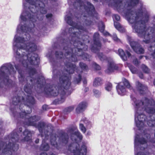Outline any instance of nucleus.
I'll return each instance as SVG.
<instances>
[{"label": "nucleus", "mask_w": 155, "mask_h": 155, "mask_svg": "<svg viewBox=\"0 0 155 155\" xmlns=\"http://www.w3.org/2000/svg\"><path fill=\"white\" fill-rule=\"evenodd\" d=\"M105 89L107 91H110L112 89V85L110 83H108L106 84L105 86Z\"/></svg>", "instance_id": "26"}, {"label": "nucleus", "mask_w": 155, "mask_h": 155, "mask_svg": "<svg viewBox=\"0 0 155 155\" xmlns=\"http://www.w3.org/2000/svg\"><path fill=\"white\" fill-rule=\"evenodd\" d=\"M81 77L80 76H79V81H80L81 80Z\"/></svg>", "instance_id": "60"}, {"label": "nucleus", "mask_w": 155, "mask_h": 155, "mask_svg": "<svg viewBox=\"0 0 155 155\" xmlns=\"http://www.w3.org/2000/svg\"><path fill=\"white\" fill-rule=\"evenodd\" d=\"M79 128L83 133L85 134L86 133L87 128L84 127L82 124H80Z\"/></svg>", "instance_id": "25"}, {"label": "nucleus", "mask_w": 155, "mask_h": 155, "mask_svg": "<svg viewBox=\"0 0 155 155\" xmlns=\"http://www.w3.org/2000/svg\"><path fill=\"white\" fill-rule=\"evenodd\" d=\"M41 147L42 148L43 150H47L49 148V146L48 144L47 143H45L43 142Z\"/></svg>", "instance_id": "27"}, {"label": "nucleus", "mask_w": 155, "mask_h": 155, "mask_svg": "<svg viewBox=\"0 0 155 155\" xmlns=\"http://www.w3.org/2000/svg\"><path fill=\"white\" fill-rule=\"evenodd\" d=\"M41 155H47L45 153H42L41 154Z\"/></svg>", "instance_id": "55"}, {"label": "nucleus", "mask_w": 155, "mask_h": 155, "mask_svg": "<svg viewBox=\"0 0 155 155\" xmlns=\"http://www.w3.org/2000/svg\"><path fill=\"white\" fill-rule=\"evenodd\" d=\"M56 55L57 57L58 58H61L63 56L61 52H60L59 53L58 52H56Z\"/></svg>", "instance_id": "39"}, {"label": "nucleus", "mask_w": 155, "mask_h": 155, "mask_svg": "<svg viewBox=\"0 0 155 155\" xmlns=\"http://www.w3.org/2000/svg\"><path fill=\"white\" fill-rule=\"evenodd\" d=\"M52 15L51 14H48L46 15V17L48 18L51 17L52 16Z\"/></svg>", "instance_id": "47"}, {"label": "nucleus", "mask_w": 155, "mask_h": 155, "mask_svg": "<svg viewBox=\"0 0 155 155\" xmlns=\"http://www.w3.org/2000/svg\"><path fill=\"white\" fill-rule=\"evenodd\" d=\"M73 34H75V35H76V34L75 33V32H73Z\"/></svg>", "instance_id": "63"}, {"label": "nucleus", "mask_w": 155, "mask_h": 155, "mask_svg": "<svg viewBox=\"0 0 155 155\" xmlns=\"http://www.w3.org/2000/svg\"><path fill=\"white\" fill-rule=\"evenodd\" d=\"M130 5L133 6L136 5L138 2V0H130Z\"/></svg>", "instance_id": "33"}, {"label": "nucleus", "mask_w": 155, "mask_h": 155, "mask_svg": "<svg viewBox=\"0 0 155 155\" xmlns=\"http://www.w3.org/2000/svg\"><path fill=\"white\" fill-rule=\"evenodd\" d=\"M82 27L81 26H79L78 25H76L74 28H70L69 29V32L71 33V31H74L77 29H78V30L81 32L80 30L82 29Z\"/></svg>", "instance_id": "24"}, {"label": "nucleus", "mask_w": 155, "mask_h": 155, "mask_svg": "<svg viewBox=\"0 0 155 155\" xmlns=\"http://www.w3.org/2000/svg\"><path fill=\"white\" fill-rule=\"evenodd\" d=\"M94 68L96 70H99L100 69V67L99 65L96 64H95L94 65Z\"/></svg>", "instance_id": "40"}, {"label": "nucleus", "mask_w": 155, "mask_h": 155, "mask_svg": "<svg viewBox=\"0 0 155 155\" xmlns=\"http://www.w3.org/2000/svg\"><path fill=\"white\" fill-rule=\"evenodd\" d=\"M51 88H49L48 91L49 93L51 95L54 96H56L58 94V92L59 93V96L61 97L60 99L58 101L59 103H61L64 102L65 100V93L64 90H63L61 87V88H58V90L56 89L55 90L51 91Z\"/></svg>", "instance_id": "8"}, {"label": "nucleus", "mask_w": 155, "mask_h": 155, "mask_svg": "<svg viewBox=\"0 0 155 155\" xmlns=\"http://www.w3.org/2000/svg\"><path fill=\"white\" fill-rule=\"evenodd\" d=\"M51 155H54V154H52Z\"/></svg>", "instance_id": "64"}, {"label": "nucleus", "mask_w": 155, "mask_h": 155, "mask_svg": "<svg viewBox=\"0 0 155 155\" xmlns=\"http://www.w3.org/2000/svg\"><path fill=\"white\" fill-rule=\"evenodd\" d=\"M86 107V105L85 103H81L78 105L76 111L77 113H79L85 109Z\"/></svg>", "instance_id": "16"}, {"label": "nucleus", "mask_w": 155, "mask_h": 155, "mask_svg": "<svg viewBox=\"0 0 155 155\" xmlns=\"http://www.w3.org/2000/svg\"><path fill=\"white\" fill-rule=\"evenodd\" d=\"M65 19L67 23L71 25V26H73L74 25L75 23H74L72 21L71 18L70 17L68 16H66L65 18Z\"/></svg>", "instance_id": "23"}, {"label": "nucleus", "mask_w": 155, "mask_h": 155, "mask_svg": "<svg viewBox=\"0 0 155 155\" xmlns=\"http://www.w3.org/2000/svg\"><path fill=\"white\" fill-rule=\"evenodd\" d=\"M15 73V71L14 70L12 65L10 64H6L2 66L0 68V80H1L2 77H3L5 78L6 76V75H8V74L11 75L14 74ZM10 81V80H8L6 77L4 80V82L7 85L8 84L6 83Z\"/></svg>", "instance_id": "4"}, {"label": "nucleus", "mask_w": 155, "mask_h": 155, "mask_svg": "<svg viewBox=\"0 0 155 155\" xmlns=\"http://www.w3.org/2000/svg\"><path fill=\"white\" fill-rule=\"evenodd\" d=\"M129 88L130 87V85L128 81L125 79L123 80V82L119 83L116 87L117 91L119 94L124 95L126 93V90L125 87Z\"/></svg>", "instance_id": "7"}, {"label": "nucleus", "mask_w": 155, "mask_h": 155, "mask_svg": "<svg viewBox=\"0 0 155 155\" xmlns=\"http://www.w3.org/2000/svg\"><path fill=\"white\" fill-rule=\"evenodd\" d=\"M101 25H102V27L101 28L100 27H99V29L101 31V32H102L104 30V26L103 23H101Z\"/></svg>", "instance_id": "41"}, {"label": "nucleus", "mask_w": 155, "mask_h": 155, "mask_svg": "<svg viewBox=\"0 0 155 155\" xmlns=\"http://www.w3.org/2000/svg\"><path fill=\"white\" fill-rule=\"evenodd\" d=\"M116 5H117V7L120 4L122 0H116Z\"/></svg>", "instance_id": "42"}, {"label": "nucleus", "mask_w": 155, "mask_h": 155, "mask_svg": "<svg viewBox=\"0 0 155 155\" xmlns=\"http://www.w3.org/2000/svg\"><path fill=\"white\" fill-rule=\"evenodd\" d=\"M114 25L115 28L118 30L119 31H121V30L122 28L120 25V24L117 22H114Z\"/></svg>", "instance_id": "29"}, {"label": "nucleus", "mask_w": 155, "mask_h": 155, "mask_svg": "<svg viewBox=\"0 0 155 155\" xmlns=\"http://www.w3.org/2000/svg\"><path fill=\"white\" fill-rule=\"evenodd\" d=\"M85 124L87 129H91L93 127L92 123L86 118H84L81 120Z\"/></svg>", "instance_id": "15"}, {"label": "nucleus", "mask_w": 155, "mask_h": 155, "mask_svg": "<svg viewBox=\"0 0 155 155\" xmlns=\"http://www.w3.org/2000/svg\"><path fill=\"white\" fill-rule=\"evenodd\" d=\"M101 84V80L100 78H95L94 82V86L97 87L100 85Z\"/></svg>", "instance_id": "22"}, {"label": "nucleus", "mask_w": 155, "mask_h": 155, "mask_svg": "<svg viewBox=\"0 0 155 155\" xmlns=\"http://www.w3.org/2000/svg\"><path fill=\"white\" fill-rule=\"evenodd\" d=\"M15 68H16V70H18V71L19 73H20V72H19V70H18V68H17V66H15Z\"/></svg>", "instance_id": "56"}, {"label": "nucleus", "mask_w": 155, "mask_h": 155, "mask_svg": "<svg viewBox=\"0 0 155 155\" xmlns=\"http://www.w3.org/2000/svg\"><path fill=\"white\" fill-rule=\"evenodd\" d=\"M129 13L128 14L126 15V17L128 21L131 23H134L132 25L134 30L137 32L139 36H142L143 35L145 39L149 38L150 36L149 35H147V32L150 31V29H148L147 31H145L144 23H142V25L140 26L139 24L140 22H136V18L134 17L133 18L132 13Z\"/></svg>", "instance_id": "2"}, {"label": "nucleus", "mask_w": 155, "mask_h": 155, "mask_svg": "<svg viewBox=\"0 0 155 155\" xmlns=\"http://www.w3.org/2000/svg\"><path fill=\"white\" fill-rule=\"evenodd\" d=\"M10 146L11 147H10V150H11L12 149L13 150L15 151L18 149V146L16 144L10 143L7 146V148H9Z\"/></svg>", "instance_id": "21"}, {"label": "nucleus", "mask_w": 155, "mask_h": 155, "mask_svg": "<svg viewBox=\"0 0 155 155\" xmlns=\"http://www.w3.org/2000/svg\"><path fill=\"white\" fill-rule=\"evenodd\" d=\"M142 68L143 70L145 73H148L149 71L148 68L145 65H142Z\"/></svg>", "instance_id": "31"}, {"label": "nucleus", "mask_w": 155, "mask_h": 155, "mask_svg": "<svg viewBox=\"0 0 155 155\" xmlns=\"http://www.w3.org/2000/svg\"><path fill=\"white\" fill-rule=\"evenodd\" d=\"M136 88L140 94H143V92L147 89V88L145 86L138 81L136 82Z\"/></svg>", "instance_id": "13"}, {"label": "nucleus", "mask_w": 155, "mask_h": 155, "mask_svg": "<svg viewBox=\"0 0 155 155\" xmlns=\"http://www.w3.org/2000/svg\"><path fill=\"white\" fill-rule=\"evenodd\" d=\"M93 92L94 95L97 97H99L101 95L100 92L97 90L94 89Z\"/></svg>", "instance_id": "32"}, {"label": "nucleus", "mask_w": 155, "mask_h": 155, "mask_svg": "<svg viewBox=\"0 0 155 155\" xmlns=\"http://www.w3.org/2000/svg\"><path fill=\"white\" fill-rule=\"evenodd\" d=\"M129 68L133 74H135L136 73V69L133 66H130L129 67Z\"/></svg>", "instance_id": "34"}, {"label": "nucleus", "mask_w": 155, "mask_h": 155, "mask_svg": "<svg viewBox=\"0 0 155 155\" xmlns=\"http://www.w3.org/2000/svg\"><path fill=\"white\" fill-rule=\"evenodd\" d=\"M87 7L84 6V8L87 11H91V12H93L94 11V8L93 6L92 5L90 2H87Z\"/></svg>", "instance_id": "17"}, {"label": "nucleus", "mask_w": 155, "mask_h": 155, "mask_svg": "<svg viewBox=\"0 0 155 155\" xmlns=\"http://www.w3.org/2000/svg\"><path fill=\"white\" fill-rule=\"evenodd\" d=\"M67 66H69V68L67 70L68 71L69 73H72L74 72V70L76 69V67L75 65L72 64H67Z\"/></svg>", "instance_id": "19"}, {"label": "nucleus", "mask_w": 155, "mask_h": 155, "mask_svg": "<svg viewBox=\"0 0 155 155\" xmlns=\"http://www.w3.org/2000/svg\"><path fill=\"white\" fill-rule=\"evenodd\" d=\"M153 56L155 58V52L154 53V54H153Z\"/></svg>", "instance_id": "59"}, {"label": "nucleus", "mask_w": 155, "mask_h": 155, "mask_svg": "<svg viewBox=\"0 0 155 155\" xmlns=\"http://www.w3.org/2000/svg\"><path fill=\"white\" fill-rule=\"evenodd\" d=\"M130 44L133 50L138 54H142L144 52L143 49L140 48L139 44L136 42L131 41L130 42Z\"/></svg>", "instance_id": "9"}, {"label": "nucleus", "mask_w": 155, "mask_h": 155, "mask_svg": "<svg viewBox=\"0 0 155 155\" xmlns=\"http://www.w3.org/2000/svg\"><path fill=\"white\" fill-rule=\"evenodd\" d=\"M71 110H73V107H71Z\"/></svg>", "instance_id": "62"}, {"label": "nucleus", "mask_w": 155, "mask_h": 155, "mask_svg": "<svg viewBox=\"0 0 155 155\" xmlns=\"http://www.w3.org/2000/svg\"><path fill=\"white\" fill-rule=\"evenodd\" d=\"M113 40L116 41H117V42H119L120 41V40L117 37V36L115 34H114L113 35Z\"/></svg>", "instance_id": "36"}, {"label": "nucleus", "mask_w": 155, "mask_h": 155, "mask_svg": "<svg viewBox=\"0 0 155 155\" xmlns=\"http://www.w3.org/2000/svg\"><path fill=\"white\" fill-rule=\"evenodd\" d=\"M27 3L25 4L24 1L23 2V6L24 9H25L26 7L29 5V9L32 12V14L35 12V10L38 9L40 7V11L42 14H45L46 11L43 6H44L43 3L41 2L40 0H25Z\"/></svg>", "instance_id": "3"}, {"label": "nucleus", "mask_w": 155, "mask_h": 155, "mask_svg": "<svg viewBox=\"0 0 155 155\" xmlns=\"http://www.w3.org/2000/svg\"><path fill=\"white\" fill-rule=\"evenodd\" d=\"M91 132L90 130L87 131L86 134V135L87 136H89L91 135Z\"/></svg>", "instance_id": "43"}, {"label": "nucleus", "mask_w": 155, "mask_h": 155, "mask_svg": "<svg viewBox=\"0 0 155 155\" xmlns=\"http://www.w3.org/2000/svg\"><path fill=\"white\" fill-rule=\"evenodd\" d=\"M47 107V106L46 105H43V109L44 110H46V107Z\"/></svg>", "instance_id": "52"}, {"label": "nucleus", "mask_w": 155, "mask_h": 155, "mask_svg": "<svg viewBox=\"0 0 155 155\" xmlns=\"http://www.w3.org/2000/svg\"><path fill=\"white\" fill-rule=\"evenodd\" d=\"M77 50H78L77 48H74L73 49L72 51V52L73 54L71 53H69L70 52H68L69 51H71V49H70L68 48V49H66V48H64V51L66 53L65 54V56L67 58H70V57L71 56V60L73 61H75L77 60V59L76 58V57L75 55H74L73 54L74 53L73 51H76Z\"/></svg>", "instance_id": "10"}, {"label": "nucleus", "mask_w": 155, "mask_h": 155, "mask_svg": "<svg viewBox=\"0 0 155 155\" xmlns=\"http://www.w3.org/2000/svg\"><path fill=\"white\" fill-rule=\"evenodd\" d=\"M144 41L146 43H148L149 42V41L148 40H147L146 41L144 40Z\"/></svg>", "instance_id": "57"}, {"label": "nucleus", "mask_w": 155, "mask_h": 155, "mask_svg": "<svg viewBox=\"0 0 155 155\" xmlns=\"http://www.w3.org/2000/svg\"><path fill=\"white\" fill-rule=\"evenodd\" d=\"M31 14L23 12L19 19L20 23L17 28V32L18 33H25L23 37H18L16 35L13 41V49L15 51L16 57L20 58V61L25 65V63L28 64V61L30 64L34 65L38 64L39 62L38 56L33 53H30L35 51L37 48L35 44L30 40V35L28 32H30V27L26 26L25 23L27 20L34 22L35 20V18L31 17Z\"/></svg>", "instance_id": "1"}, {"label": "nucleus", "mask_w": 155, "mask_h": 155, "mask_svg": "<svg viewBox=\"0 0 155 155\" xmlns=\"http://www.w3.org/2000/svg\"><path fill=\"white\" fill-rule=\"evenodd\" d=\"M39 140L38 139H37L36 141H35V142L36 143H38L39 142Z\"/></svg>", "instance_id": "54"}, {"label": "nucleus", "mask_w": 155, "mask_h": 155, "mask_svg": "<svg viewBox=\"0 0 155 155\" xmlns=\"http://www.w3.org/2000/svg\"><path fill=\"white\" fill-rule=\"evenodd\" d=\"M21 116L22 117H24V116H26L27 115V113L25 112V111L23 112L22 113V114H21Z\"/></svg>", "instance_id": "44"}, {"label": "nucleus", "mask_w": 155, "mask_h": 155, "mask_svg": "<svg viewBox=\"0 0 155 155\" xmlns=\"http://www.w3.org/2000/svg\"><path fill=\"white\" fill-rule=\"evenodd\" d=\"M32 124L31 123V122H30V123L28 124V125H32Z\"/></svg>", "instance_id": "58"}, {"label": "nucleus", "mask_w": 155, "mask_h": 155, "mask_svg": "<svg viewBox=\"0 0 155 155\" xmlns=\"http://www.w3.org/2000/svg\"><path fill=\"white\" fill-rule=\"evenodd\" d=\"M98 56L99 58L100 59L101 61H103L106 59V57L102 53H99Z\"/></svg>", "instance_id": "30"}, {"label": "nucleus", "mask_w": 155, "mask_h": 155, "mask_svg": "<svg viewBox=\"0 0 155 155\" xmlns=\"http://www.w3.org/2000/svg\"><path fill=\"white\" fill-rule=\"evenodd\" d=\"M60 81L65 89H68L71 84L69 79L66 76H63L60 78Z\"/></svg>", "instance_id": "11"}, {"label": "nucleus", "mask_w": 155, "mask_h": 155, "mask_svg": "<svg viewBox=\"0 0 155 155\" xmlns=\"http://www.w3.org/2000/svg\"><path fill=\"white\" fill-rule=\"evenodd\" d=\"M118 53L121 58L124 61H126L127 59V57H129L130 55L129 52L128 51H126V54L127 55V56L123 50L122 49L118 50Z\"/></svg>", "instance_id": "14"}, {"label": "nucleus", "mask_w": 155, "mask_h": 155, "mask_svg": "<svg viewBox=\"0 0 155 155\" xmlns=\"http://www.w3.org/2000/svg\"><path fill=\"white\" fill-rule=\"evenodd\" d=\"M104 34L105 35H106V36H107V35H109V34L107 32H104Z\"/></svg>", "instance_id": "48"}, {"label": "nucleus", "mask_w": 155, "mask_h": 155, "mask_svg": "<svg viewBox=\"0 0 155 155\" xmlns=\"http://www.w3.org/2000/svg\"><path fill=\"white\" fill-rule=\"evenodd\" d=\"M64 140H63V142H64V143H66V142H67V139H64Z\"/></svg>", "instance_id": "53"}, {"label": "nucleus", "mask_w": 155, "mask_h": 155, "mask_svg": "<svg viewBox=\"0 0 155 155\" xmlns=\"http://www.w3.org/2000/svg\"><path fill=\"white\" fill-rule=\"evenodd\" d=\"M94 44L97 49H98L101 47V45L99 42H96L95 41Z\"/></svg>", "instance_id": "37"}, {"label": "nucleus", "mask_w": 155, "mask_h": 155, "mask_svg": "<svg viewBox=\"0 0 155 155\" xmlns=\"http://www.w3.org/2000/svg\"><path fill=\"white\" fill-rule=\"evenodd\" d=\"M23 135L25 136V140L28 141L30 139V136H31L30 132L27 130H25L23 132Z\"/></svg>", "instance_id": "20"}, {"label": "nucleus", "mask_w": 155, "mask_h": 155, "mask_svg": "<svg viewBox=\"0 0 155 155\" xmlns=\"http://www.w3.org/2000/svg\"><path fill=\"white\" fill-rule=\"evenodd\" d=\"M51 144L52 145H53V146H55V147H56V142H54V143H52V142L51 141Z\"/></svg>", "instance_id": "49"}, {"label": "nucleus", "mask_w": 155, "mask_h": 155, "mask_svg": "<svg viewBox=\"0 0 155 155\" xmlns=\"http://www.w3.org/2000/svg\"><path fill=\"white\" fill-rule=\"evenodd\" d=\"M113 18L114 19H115L117 21H119L120 19V18L119 15H114L113 16Z\"/></svg>", "instance_id": "38"}, {"label": "nucleus", "mask_w": 155, "mask_h": 155, "mask_svg": "<svg viewBox=\"0 0 155 155\" xmlns=\"http://www.w3.org/2000/svg\"><path fill=\"white\" fill-rule=\"evenodd\" d=\"M72 150L73 155H86L87 153V147L85 144H83L80 146L77 143L73 144V147L70 148Z\"/></svg>", "instance_id": "5"}, {"label": "nucleus", "mask_w": 155, "mask_h": 155, "mask_svg": "<svg viewBox=\"0 0 155 155\" xmlns=\"http://www.w3.org/2000/svg\"><path fill=\"white\" fill-rule=\"evenodd\" d=\"M35 117H30L29 119V121H31V120H33L34 119V118H35Z\"/></svg>", "instance_id": "51"}, {"label": "nucleus", "mask_w": 155, "mask_h": 155, "mask_svg": "<svg viewBox=\"0 0 155 155\" xmlns=\"http://www.w3.org/2000/svg\"><path fill=\"white\" fill-rule=\"evenodd\" d=\"M74 136H75L74 137H77V139H74L75 141L80 140L83 137L81 134L78 131L75 132L74 134H73V137Z\"/></svg>", "instance_id": "18"}, {"label": "nucleus", "mask_w": 155, "mask_h": 155, "mask_svg": "<svg viewBox=\"0 0 155 155\" xmlns=\"http://www.w3.org/2000/svg\"><path fill=\"white\" fill-rule=\"evenodd\" d=\"M45 126L44 123H41L38 124L37 127L40 132H41Z\"/></svg>", "instance_id": "28"}, {"label": "nucleus", "mask_w": 155, "mask_h": 155, "mask_svg": "<svg viewBox=\"0 0 155 155\" xmlns=\"http://www.w3.org/2000/svg\"><path fill=\"white\" fill-rule=\"evenodd\" d=\"M117 69V67L114 64L113 61H108L107 69L106 71L107 73H110L113 71L114 70Z\"/></svg>", "instance_id": "12"}, {"label": "nucleus", "mask_w": 155, "mask_h": 155, "mask_svg": "<svg viewBox=\"0 0 155 155\" xmlns=\"http://www.w3.org/2000/svg\"><path fill=\"white\" fill-rule=\"evenodd\" d=\"M138 75L140 78H143V75L142 74H138Z\"/></svg>", "instance_id": "50"}, {"label": "nucleus", "mask_w": 155, "mask_h": 155, "mask_svg": "<svg viewBox=\"0 0 155 155\" xmlns=\"http://www.w3.org/2000/svg\"><path fill=\"white\" fill-rule=\"evenodd\" d=\"M24 90L28 94L27 97L26 98V102L25 101V99L24 98H22L21 101L20 99L21 97H19L16 98L17 101H18L19 102H21L27 105L28 106H30L31 105L35 103V100L34 98L31 96L29 95L31 92L29 88L28 87L26 86H25L24 87ZM16 98H14V101H15V99Z\"/></svg>", "instance_id": "6"}, {"label": "nucleus", "mask_w": 155, "mask_h": 155, "mask_svg": "<svg viewBox=\"0 0 155 155\" xmlns=\"http://www.w3.org/2000/svg\"><path fill=\"white\" fill-rule=\"evenodd\" d=\"M99 34L98 33H95L94 35V38H95L96 37H98Z\"/></svg>", "instance_id": "46"}, {"label": "nucleus", "mask_w": 155, "mask_h": 155, "mask_svg": "<svg viewBox=\"0 0 155 155\" xmlns=\"http://www.w3.org/2000/svg\"><path fill=\"white\" fill-rule=\"evenodd\" d=\"M80 65L81 68L82 69H87L86 65L83 63H80Z\"/></svg>", "instance_id": "35"}, {"label": "nucleus", "mask_w": 155, "mask_h": 155, "mask_svg": "<svg viewBox=\"0 0 155 155\" xmlns=\"http://www.w3.org/2000/svg\"><path fill=\"white\" fill-rule=\"evenodd\" d=\"M153 83H154V85H155V79L154 80V81Z\"/></svg>", "instance_id": "61"}, {"label": "nucleus", "mask_w": 155, "mask_h": 155, "mask_svg": "<svg viewBox=\"0 0 155 155\" xmlns=\"http://www.w3.org/2000/svg\"><path fill=\"white\" fill-rule=\"evenodd\" d=\"M134 63L135 65H137L139 63V62L137 59H136L134 61Z\"/></svg>", "instance_id": "45"}]
</instances>
